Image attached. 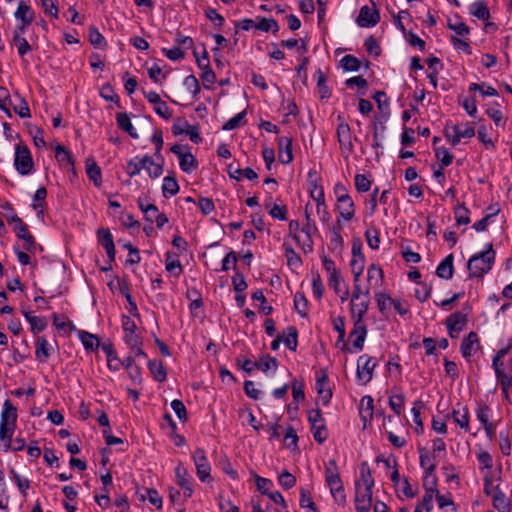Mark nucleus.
Wrapping results in <instances>:
<instances>
[{"label":"nucleus","instance_id":"obj_1","mask_svg":"<svg viewBox=\"0 0 512 512\" xmlns=\"http://www.w3.org/2000/svg\"><path fill=\"white\" fill-rule=\"evenodd\" d=\"M374 479L366 462L360 465V477L355 482V509L357 512H370Z\"/></svg>","mask_w":512,"mask_h":512},{"label":"nucleus","instance_id":"obj_2","mask_svg":"<svg viewBox=\"0 0 512 512\" xmlns=\"http://www.w3.org/2000/svg\"><path fill=\"white\" fill-rule=\"evenodd\" d=\"M501 468L499 467L491 474L485 476V493L491 496L492 503L495 509L499 512H510L511 503L506 495L499 490Z\"/></svg>","mask_w":512,"mask_h":512},{"label":"nucleus","instance_id":"obj_3","mask_svg":"<svg viewBox=\"0 0 512 512\" xmlns=\"http://www.w3.org/2000/svg\"><path fill=\"white\" fill-rule=\"evenodd\" d=\"M476 122H463L454 124L447 122L444 127L445 137L453 146H456L464 139H470L475 135Z\"/></svg>","mask_w":512,"mask_h":512},{"label":"nucleus","instance_id":"obj_4","mask_svg":"<svg viewBox=\"0 0 512 512\" xmlns=\"http://www.w3.org/2000/svg\"><path fill=\"white\" fill-rule=\"evenodd\" d=\"M14 166L20 175H29L34 167L30 150L26 145L17 144L15 147Z\"/></svg>","mask_w":512,"mask_h":512},{"label":"nucleus","instance_id":"obj_5","mask_svg":"<svg viewBox=\"0 0 512 512\" xmlns=\"http://www.w3.org/2000/svg\"><path fill=\"white\" fill-rule=\"evenodd\" d=\"M308 421L311 426L314 440L319 444L324 443L328 438V432L321 410L318 408L310 410L308 412Z\"/></svg>","mask_w":512,"mask_h":512},{"label":"nucleus","instance_id":"obj_6","mask_svg":"<svg viewBox=\"0 0 512 512\" xmlns=\"http://www.w3.org/2000/svg\"><path fill=\"white\" fill-rule=\"evenodd\" d=\"M338 120L340 123L337 127V138L340 145V150L343 154L349 156L354 151L351 128L349 124L344 121L343 117L338 116Z\"/></svg>","mask_w":512,"mask_h":512},{"label":"nucleus","instance_id":"obj_7","mask_svg":"<svg viewBox=\"0 0 512 512\" xmlns=\"http://www.w3.org/2000/svg\"><path fill=\"white\" fill-rule=\"evenodd\" d=\"M375 367H376V362L373 361L372 357H370L366 354L361 355L357 361L356 376H357L358 381L363 385H366L368 382H370L372 379L373 371H374Z\"/></svg>","mask_w":512,"mask_h":512},{"label":"nucleus","instance_id":"obj_8","mask_svg":"<svg viewBox=\"0 0 512 512\" xmlns=\"http://www.w3.org/2000/svg\"><path fill=\"white\" fill-rule=\"evenodd\" d=\"M170 151L179 158V165L182 171L191 173L198 167V162L190 151H183V146L174 144Z\"/></svg>","mask_w":512,"mask_h":512},{"label":"nucleus","instance_id":"obj_9","mask_svg":"<svg viewBox=\"0 0 512 512\" xmlns=\"http://www.w3.org/2000/svg\"><path fill=\"white\" fill-rule=\"evenodd\" d=\"M477 90L480 91V85L471 83L468 88V94L458 96V104L470 117H475L477 114V101L474 95Z\"/></svg>","mask_w":512,"mask_h":512},{"label":"nucleus","instance_id":"obj_10","mask_svg":"<svg viewBox=\"0 0 512 512\" xmlns=\"http://www.w3.org/2000/svg\"><path fill=\"white\" fill-rule=\"evenodd\" d=\"M193 461L200 481L205 482L210 478L211 466L202 448H197L193 453Z\"/></svg>","mask_w":512,"mask_h":512},{"label":"nucleus","instance_id":"obj_11","mask_svg":"<svg viewBox=\"0 0 512 512\" xmlns=\"http://www.w3.org/2000/svg\"><path fill=\"white\" fill-rule=\"evenodd\" d=\"M335 209L339 213V216L345 221H350L355 216V204L348 193L339 195Z\"/></svg>","mask_w":512,"mask_h":512},{"label":"nucleus","instance_id":"obj_12","mask_svg":"<svg viewBox=\"0 0 512 512\" xmlns=\"http://www.w3.org/2000/svg\"><path fill=\"white\" fill-rule=\"evenodd\" d=\"M326 484L328 485L330 492L334 500L341 506L346 503V495L342 480L339 473H335L334 476L326 477Z\"/></svg>","mask_w":512,"mask_h":512},{"label":"nucleus","instance_id":"obj_13","mask_svg":"<svg viewBox=\"0 0 512 512\" xmlns=\"http://www.w3.org/2000/svg\"><path fill=\"white\" fill-rule=\"evenodd\" d=\"M467 323V317L462 312L450 314L446 319L448 334L451 338H457Z\"/></svg>","mask_w":512,"mask_h":512},{"label":"nucleus","instance_id":"obj_14","mask_svg":"<svg viewBox=\"0 0 512 512\" xmlns=\"http://www.w3.org/2000/svg\"><path fill=\"white\" fill-rule=\"evenodd\" d=\"M380 21V13L376 8H370L365 5L361 7L359 15L357 17V24L360 27H374Z\"/></svg>","mask_w":512,"mask_h":512},{"label":"nucleus","instance_id":"obj_15","mask_svg":"<svg viewBox=\"0 0 512 512\" xmlns=\"http://www.w3.org/2000/svg\"><path fill=\"white\" fill-rule=\"evenodd\" d=\"M370 304V290L366 288L363 292V299L359 303H351L350 312L354 322L364 323Z\"/></svg>","mask_w":512,"mask_h":512},{"label":"nucleus","instance_id":"obj_16","mask_svg":"<svg viewBox=\"0 0 512 512\" xmlns=\"http://www.w3.org/2000/svg\"><path fill=\"white\" fill-rule=\"evenodd\" d=\"M175 476H176L178 486L183 491L184 498L185 499L190 498L193 494L192 478L189 475L186 468L183 465L179 464L175 468Z\"/></svg>","mask_w":512,"mask_h":512},{"label":"nucleus","instance_id":"obj_17","mask_svg":"<svg viewBox=\"0 0 512 512\" xmlns=\"http://www.w3.org/2000/svg\"><path fill=\"white\" fill-rule=\"evenodd\" d=\"M145 98L154 105V111L164 119L172 117V112L165 101H162L160 95L155 91L144 92Z\"/></svg>","mask_w":512,"mask_h":512},{"label":"nucleus","instance_id":"obj_18","mask_svg":"<svg viewBox=\"0 0 512 512\" xmlns=\"http://www.w3.org/2000/svg\"><path fill=\"white\" fill-rule=\"evenodd\" d=\"M97 238L99 243L103 246L108 256L109 262H113L115 260V245L113 241V236L108 228H100L97 231Z\"/></svg>","mask_w":512,"mask_h":512},{"label":"nucleus","instance_id":"obj_19","mask_svg":"<svg viewBox=\"0 0 512 512\" xmlns=\"http://www.w3.org/2000/svg\"><path fill=\"white\" fill-rule=\"evenodd\" d=\"M278 157L282 164H289L293 160L292 139L282 136L277 139Z\"/></svg>","mask_w":512,"mask_h":512},{"label":"nucleus","instance_id":"obj_20","mask_svg":"<svg viewBox=\"0 0 512 512\" xmlns=\"http://www.w3.org/2000/svg\"><path fill=\"white\" fill-rule=\"evenodd\" d=\"M317 227L314 221L306 222L301 227V232L305 234V239L301 240V244L299 247L305 254H309L313 251L314 243L312 240V235L317 232Z\"/></svg>","mask_w":512,"mask_h":512},{"label":"nucleus","instance_id":"obj_21","mask_svg":"<svg viewBox=\"0 0 512 512\" xmlns=\"http://www.w3.org/2000/svg\"><path fill=\"white\" fill-rule=\"evenodd\" d=\"M420 466L425 469V482H427L429 477H432L431 485H436V479L434 476V471L436 468V464L434 462V457L429 452H424L420 450ZM426 486V483H424Z\"/></svg>","mask_w":512,"mask_h":512},{"label":"nucleus","instance_id":"obj_22","mask_svg":"<svg viewBox=\"0 0 512 512\" xmlns=\"http://www.w3.org/2000/svg\"><path fill=\"white\" fill-rule=\"evenodd\" d=\"M367 336V327L365 323L354 322V327L349 334L352 339L355 351H361L364 346L365 338Z\"/></svg>","mask_w":512,"mask_h":512},{"label":"nucleus","instance_id":"obj_23","mask_svg":"<svg viewBox=\"0 0 512 512\" xmlns=\"http://www.w3.org/2000/svg\"><path fill=\"white\" fill-rule=\"evenodd\" d=\"M102 351L106 354L108 368L112 371H118L122 367V361L118 358L112 343L101 345Z\"/></svg>","mask_w":512,"mask_h":512},{"label":"nucleus","instance_id":"obj_24","mask_svg":"<svg viewBox=\"0 0 512 512\" xmlns=\"http://www.w3.org/2000/svg\"><path fill=\"white\" fill-rule=\"evenodd\" d=\"M453 254L446 256L436 268V275L439 278L449 280L453 277Z\"/></svg>","mask_w":512,"mask_h":512},{"label":"nucleus","instance_id":"obj_25","mask_svg":"<svg viewBox=\"0 0 512 512\" xmlns=\"http://www.w3.org/2000/svg\"><path fill=\"white\" fill-rule=\"evenodd\" d=\"M14 17L18 22H24V25H30L34 20V11L23 1H20Z\"/></svg>","mask_w":512,"mask_h":512},{"label":"nucleus","instance_id":"obj_26","mask_svg":"<svg viewBox=\"0 0 512 512\" xmlns=\"http://www.w3.org/2000/svg\"><path fill=\"white\" fill-rule=\"evenodd\" d=\"M86 173L88 178L93 181L96 187H100L102 184V174L101 169L97 165L96 161L93 158H88L86 160Z\"/></svg>","mask_w":512,"mask_h":512},{"label":"nucleus","instance_id":"obj_27","mask_svg":"<svg viewBox=\"0 0 512 512\" xmlns=\"http://www.w3.org/2000/svg\"><path fill=\"white\" fill-rule=\"evenodd\" d=\"M51 355V347L45 337H38L35 344V356L40 362H45Z\"/></svg>","mask_w":512,"mask_h":512},{"label":"nucleus","instance_id":"obj_28","mask_svg":"<svg viewBox=\"0 0 512 512\" xmlns=\"http://www.w3.org/2000/svg\"><path fill=\"white\" fill-rule=\"evenodd\" d=\"M117 125L124 132L128 133L132 138L137 139L138 133L133 127L130 117L126 112H120L116 115Z\"/></svg>","mask_w":512,"mask_h":512},{"label":"nucleus","instance_id":"obj_29","mask_svg":"<svg viewBox=\"0 0 512 512\" xmlns=\"http://www.w3.org/2000/svg\"><path fill=\"white\" fill-rule=\"evenodd\" d=\"M254 28L262 32H272L276 34L279 31V25L273 18L256 17V24Z\"/></svg>","mask_w":512,"mask_h":512},{"label":"nucleus","instance_id":"obj_30","mask_svg":"<svg viewBox=\"0 0 512 512\" xmlns=\"http://www.w3.org/2000/svg\"><path fill=\"white\" fill-rule=\"evenodd\" d=\"M9 105L13 107L14 112L21 118H30L31 113L26 100L19 95H15V101L9 100Z\"/></svg>","mask_w":512,"mask_h":512},{"label":"nucleus","instance_id":"obj_31","mask_svg":"<svg viewBox=\"0 0 512 512\" xmlns=\"http://www.w3.org/2000/svg\"><path fill=\"white\" fill-rule=\"evenodd\" d=\"M479 343L478 334L476 332H470L461 343L462 356L469 361V357L472 355L473 346Z\"/></svg>","mask_w":512,"mask_h":512},{"label":"nucleus","instance_id":"obj_32","mask_svg":"<svg viewBox=\"0 0 512 512\" xmlns=\"http://www.w3.org/2000/svg\"><path fill=\"white\" fill-rule=\"evenodd\" d=\"M22 313L26 320L29 322L31 331L34 334H37L46 328L47 322L45 318L33 316L29 311L26 310H22Z\"/></svg>","mask_w":512,"mask_h":512},{"label":"nucleus","instance_id":"obj_33","mask_svg":"<svg viewBox=\"0 0 512 512\" xmlns=\"http://www.w3.org/2000/svg\"><path fill=\"white\" fill-rule=\"evenodd\" d=\"M452 418L462 429L468 430L469 416L466 407L458 404L457 408L453 409Z\"/></svg>","mask_w":512,"mask_h":512},{"label":"nucleus","instance_id":"obj_34","mask_svg":"<svg viewBox=\"0 0 512 512\" xmlns=\"http://www.w3.org/2000/svg\"><path fill=\"white\" fill-rule=\"evenodd\" d=\"M282 341L291 351H296L298 345V331L295 326H288L284 333Z\"/></svg>","mask_w":512,"mask_h":512},{"label":"nucleus","instance_id":"obj_35","mask_svg":"<svg viewBox=\"0 0 512 512\" xmlns=\"http://www.w3.org/2000/svg\"><path fill=\"white\" fill-rule=\"evenodd\" d=\"M148 368L156 381L164 382L166 380L167 373L162 361L150 360L148 362Z\"/></svg>","mask_w":512,"mask_h":512},{"label":"nucleus","instance_id":"obj_36","mask_svg":"<svg viewBox=\"0 0 512 512\" xmlns=\"http://www.w3.org/2000/svg\"><path fill=\"white\" fill-rule=\"evenodd\" d=\"M137 204L139 209L143 212L145 220L152 224L159 214L157 206L151 203L145 204L141 198L138 199Z\"/></svg>","mask_w":512,"mask_h":512},{"label":"nucleus","instance_id":"obj_37","mask_svg":"<svg viewBox=\"0 0 512 512\" xmlns=\"http://www.w3.org/2000/svg\"><path fill=\"white\" fill-rule=\"evenodd\" d=\"M496 253L492 248L491 244L487 245V248L482 251V276L488 273L494 264Z\"/></svg>","mask_w":512,"mask_h":512},{"label":"nucleus","instance_id":"obj_38","mask_svg":"<svg viewBox=\"0 0 512 512\" xmlns=\"http://www.w3.org/2000/svg\"><path fill=\"white\" fill-rule=\"evenodd\" d=\"M163 196L168 198L176 195L179 192V185L174 176H166L163 179L162 185Z\"/></svg>","mask_w":512,"mask_h":512},{"label":"nucleus","instance_id":"obj_39","mask_svg":"<svg viewBox=\"0 0 512 512\" xmlns=\"http://www.w3.org/2000/svg\"><path fill=\"white\" fill-rule=\"evenodd\" d=\"M143 161L145 164L144 169L147 171L149 176L153 179L158 178L163 173V165L157 164L153 161L152 157L150 156H143Z\"/></svg>","mask_w":512,"mask_h":512},{"label":"nucleus","instance_id":"obj_40","mask_svg":"<svg viewBox=\"0 0 512 512\" xmlns=\"http://www.w3.org/2000/svg\"><path fill=\"white\" fill-rule=\"evenodd\" d=\"M316 77H317V90H318L320 98L321 99L329 98L331 96V91L326 84L327 77H326L325 73L321 69H318L316 71Z\"/></svg>","mask_w":512,"mask_h":512},{"label":"nucleus","instance_id":"obj_41","mask_svg":"<svg viewBox=\"0 0 512 512\" xmlns=\"http://www.w3.org/2000/svg\"><path fill=\"white\" fill-rule=\"evenodd\" d=\"M17 413L16 408L12 405L9 400H6L4 403V408L1 414L0 423H12V425H16Z\"/></svg>","mask_w":512,"mask_h":512},{"label":"nucleus","instance_id":"obj_42","mask_svg":"<svg viewBox=\"0 0 512 512\" xmlns=\"http://www.w3.org/2000/svg\"><path fill=\"white\" fill-rule=\"evenodd\" d=\"M78 336L85 347V349L95 350L100 346L99 339L97 336L87 332V331H79Z\"/></svg>","mask_w":512,"mask_h":512},{"label":"nucleus","instance_id":"obj_43","mask_svg":"<svg viewBox=\"0 0 512 512\" xmlns=\"http://www.w3.org/2000/svg\"><path fill=\"white\" fill-rule=\"evenodd\" d=\"M47 197V190L45 187H40L36 190L35 194H34V203L32 204V207L35 211H37V215H42L44 214V211H43V208H44V203H45V199Z\"/></svg>","mask_w":512,"mask_h":512},{"label":"nucleus","instance_id":"obj_44","mask_svg":"<svg viewBox=\"0 0 512 512\" xmlns=\"http://www.w3.org/2000/svg\"><path fill=\"white\" fill-rule=\"evenodd\" d=\"M435 485H432L430 488L425 489V493L422 497V500L420 503L417 504L416 507H422V510L429 512L433 508V498L435 493H437V490L434 487Z\"/></svg>","mask_w":512,"mask_h":512},{"label":"nucleus","instance_id":"obj_45","mask_svg":"<svg viewBox=\"0 0 512 512\" xmlns=\"http://www.w3.org/2000/svg\"><path fill=\"white\" fill-rule=\"evenodd\" d=\"M365 258L364 256H358L350 261L351 272L353 274V281L359 282L360 277L364 271Z\"/></svg>","mask_w":512,"mask_h":512},{"label":"nucleus","instance_id":"obj_46","mask_svg":"<svg viewBox=\"0 0 512 512\" xmlns=\"http://www.w3.org/2000/svg\"><path fill=\"white\" fill-rule=\"evenodd\" d=\"M367 279L370 284L374 283L376 286L383 281V270L376 264H371L367 271Z\"/></svg>","mask_w":512,"mask_h":512},{"label":"nucleus","instance_id":"obj_47","mask_svg":"<svg viewBox=\"0 0 512 512\" xmlns=\"http://www.w3.org/2000/svg\"><path fill=\"white\" fill-rule=\"evenodd\" d=\"M254 365L259 370H261L263 372H267L270 369H276L278 363H277V360L275 357L266 355L264 357H261L258 361L254 362Z\"/></svg>","mask_w":512,"mask_h":512},{"label":"nucleus","instance_id":"obj_48","mask_svg":"<svg viewBox=\"0 0 512 512\" xmlns=\"http://www.w3.org/2000/svg\"><path fill=\"white\" fill-rule=\"evenodd\" d=\"M294 307L301 317H306L308 313V300L303 293H296L294 296Z\"/></svg>","mask_w":512,"mask_h":512},{"label":"nucleus","instance_id":"obj_49","mask_svg":"<svg viewBox=\"0 0 512 512\" xmlns=\"http://www.w3.org/2000/svg\"><path fill=\"white\" fill-rule=\"evenodd\" d=\"M100 96L106 101L114 102L118 108H121L120 98L115 93L113 87L110 84H104L100 89Z\"/></svg>","mask_w":512,"mask_h":512},{"label":"nucleus","instance_id":"obj_50","mask_svg":"<svg viewBox=\"0 0 512 512\" xmlns=\"http://www.w3.org/2000/svg\"><path fill=\"white\" fill-rule=\"evenodd\" d=\"M55 157L58 162L62 164L71 165L74 166V160L72 158V155L70 151H68L64 146L57 145L55 148Z\"/></svg>","mask_w":512,"mask_h":512},{"label":"nucleus","instance_id":"obj_51","mask_svg":"<svg viewBox=\"0 0 512 512\" xmlns=\"http://www.w3.org/2000/svg\"><path fill=\"white\" fill-rule=\"evenodd\" d=\"M285 250V257L289 266L300 267L302 260L299 254L289 245L283 244Z\"/></svg>","mask_w":512,"mask_h":512},{"label":"nucleus","instance_id":"obj_52","mask_svg":"<svg viewBox=\"0 0 512 512\" xmlns=\"http://www.w3.org/2000/svg\"><path fill=\"white\" fill-rule=\"evenodd\" d=\"M497 358L494 359V362H493V365L495 367V372H496V377H497V381L498 383L501 385L502 387V390L507 393L509 387L511 386V383H512V379L511 377H509L508 375H506L503 371H501L499 368H498V364H497Z\"/></svg>","mask_w":512,"mask_h":512},{"label":"nucleus","instance_id":"obj_53","mask_svg":"<svg viewBox=\"0 0 512 512\" xmlns=\"http://www.w3.org/2000/svg\"><path fill=\"white\" fill-rule=\"evenodd\" d=\"M144 167H145V164L143 161V157L142 158L136 157L134 159H131L127 163L126 172L130 177H134V176L138 175L140 173V171L142 169H144Z\"/></svg>","mask_w":512,"mask_h":512},{"label":"nucleus","instance_id":"obj_54","mask_svg":"<svg viewBox=\"0 0 512 512\" xmlns=\"http://www.w3.org/2000/svg\"><path fill=\"white\" fill-rule=\"evenodd\" d=\"M89 41L93 46L98 48H103L106 46L104 36L94 26L89 27Z\"/></svg>","mask_w":512,"mask_h":512},{"label":"nucleus","instance_id":"obj_55","mask_svg":"<svg viewBox=\"0 0 512 512\" xmlns=\"http://www.w3.org/2000/svg\"><path fill=\"white\" fill-rule=\"evenodd\" d=\"M373 415V398L364 396L361 400V417L364 421L371 419Z\"/></svg>","mask_w":512,"mask_h":512},{"label":"nucleus","instance_id":"obj_56","mask_svg":"<svg viewBox=\"0 0 512 512\" xmlns=\"http://www.w3.org/2000/svg\"><path fill=\"white\" fill-rule=\"evenodd\" d=\"M486 113L494 121L496 126L504 125L505 119L500 110V104L495 103L494 106L487 108Z\"/></svg>","mask_w":512,"mask_h":512},{"label":"nucleus","instance_id":"obj_57","mask_svg":"<svg viewBox=\"0 0 512 512\" xmlns=\"http://www.w3.org/2000/svg\"><path fill=\"white\" fill-rule=\"evenodd\" d=\"M183 84L192 93L193 97L197 98L201 91L198 79L194 75H188L185 77Z\"/></svg>","mask_w":512,"mask_h":512},{"label":"nucleus","instance_id":"obj_58","mask_svg":"<svg viewBox=\"0 0 512 512\" xmlns=\"http://www.w3.org/2000/svg\"><path fill=\"white\" fill-rule=\"evenodd\" d=\"M340 62L346 71H358L361 66L360 61L353 55H345Z\"/></svg>","mask_w":512,"mask_h":512},{"label":"nucleus","instance_id":"obj_59","mask_svg":"<svg viewBox=\"0 0 512 512\" xmlns=\"http://www.w3.org/2000/svg\"><path fill=\"white\" fill-rule=\"evenodd\" d=\"M435 157L445 167L449 166L453 161V155L444 147H435Z\"/></svg>","mask_w":512,"mask_h":512},{"label":"nucleus","instance_id":"obj_60","mask_svg":"<svg viewBox=\"0 0 512 512\" xmlns=\"http://www.w3.org/2000/svg\"><path fill=\"white\" fill-rule=\"evenodd\" d=\"M292 396L295 402H300L305 399L304 383L302 380L294 379L292 381Z\"/></svg>","mask_w":512,"mask_h":512},{"label":"nucleus","instance_id":"obj_61","mask_svg":"<svg viewBox=\"0 0 512 512\" xmlns=\"http://www.w3.org/2000/svg\"><path fill=\"white\" fill-rule=\"evenodd\" d=\"M365 237H366L367 244L371 249L376 250L379 248L380 237H379L378 229H376V228L367 229L365 232Z\"/></svg>","mask_w":512,"mask_h":512},{"label":"nucleus","instance_id":"obj_62","mask_svg":"<svg viewBox=\"0 0 512 512\" xmlns=\"http://www.w3.org/2000/svg\"><path fill=\"white\" fill-rule=\"evenodd\" d=\"M41 6L45 14L57 19L59 9L56 0H41Z\"/></svg>","mask_w":512,"mask_h":512},{"label":"nucleus","instance_id":"obj_63","mask_svg":"<svg viewBox=\"0 0 512 512\" xmlns=\"http://www.w3.org/2000/svg\"><path fill=\"white\" fill-rule=\"evenodd\" d=\"M405 403L403 394L393 395L389 398V406L397 415H401Z\"/></svg>","mask_w":512,"mask_h":512},{"label":"nucleus","instance_id":"obj_64","mask_svg":"<svg viewBox=\"0 0 512 512\" xmlns=\"http://www.w3.org/2000/svg\"><path fill=\"white\" fill-rule=\"evenodd\" d=\"M232 284L236 293H243L248 286L244 275L239 271H236L232 277Z\"/></svg>","mask_w":512,"mask_h":512}]
</instances>
